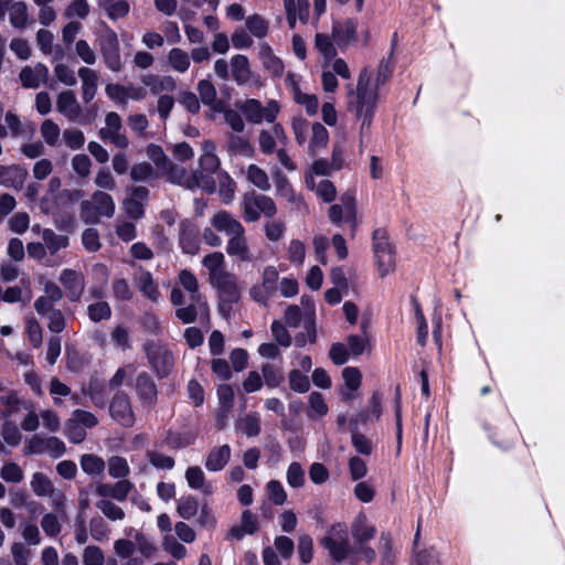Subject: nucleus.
Wrapping results in <instances>:
<instances>
[{
  "mask_svg": "<svg viewBox=\"0 0 565 565\" xmlns=\"http://www.w3.org/2000/svg\"><path fill=\"white\" fill-rule=\"evenodd\" d=\"M377 102L376 84H373L370 71L363 68L359 74L356 85H347V108L360 122L361 145L367 141L371 136Z\"/></svg>",
  "mask_w": 565,
  "mask_h": 565,
  "instance_id": "obj_1",
  "label": "nucleus"
},
{
  "mask_svg": "<svg viewBox=\"0 0 565 565\" xmlns=\"http://www.w3.org/2000/svg\"><path fill=\"white\" fill-rule=\"evenodd\" d=\"M319 544L328 551L329 556L334 562H344L351 553L347 525L343 523H335L329 526L326 534L319 539Z\"/></svg>",
  "mask_w": 565,
  "mask_h": 565,
  "instance_id": "obj_2",
  "label": "nucleus"
},
{
  "mask_svg": "<svg viewBox=\"0 0 565 565\" xmlns=\"http://www.w3.org/2000/svg\"><path fill=\"white\" fill-rule=\"evenodd\" d=\"M162 175H166L168 181L172 184L183 186L189 190L203 189L207 192H214L215 184L203 175L202 171L188 172L183 167L177 166L171 161L161 171Z\"/></svg>",
  "mask_w": 565,
  "mask_h": 565,
  "instance_id": "obj_3",
  "label": "nucleus"
},
{
  "mask_svg": "<svg viewBox=\"0 0 565 565\" xmlns=\"http://www.w3.org/2000/svg\"><path fill=\"white\" fill-rule=\"evenodd\" d=\"M115 210L113 198L104 191L94 192L89 200L81 204V215L85 223H98L100 217H113Z\"/></svg>",
  "mask_w": 565,
  "mask_h": 565,
  "instance_id": "obj_4",
  "label": "nucleus"
},
{
  "mask_svg": "<svg viewBox=\"0 0 565 565\" xmlns=\"http://www.w3.org/2000/svg\"><path fill=\"white\" fill-rule=\"evenodd\" d=\"M243 215L247 222H256L260 215L273 217L277 213L274 200L255 191L247 192L242 199Z\"/></svg>",
  "mask_w": 565,
  "mask_h": 565,
  "instance_id": "obj_5",
  "label": "nucleus"
},
{
  "mask_svg": "<svg viewBox=\"0 0 565 565\" xmlns=\"http://www.w3.org/2000/svg\"><path fill=\"white\" fill-rule=\"evenodd\" d=\"M235 106L249 122L255 125H259L263 121L273 124L280 110L279 104L273 99L266 106H263L259 100L254 98L236 102Z\"/></svg>",
  "mask_w": 565,
  "mask_h": 565,
  "instance_id": "obj_6",
  "label": "nucleus"
},
{
  "mask_svg": "<svg viewBox=\"0 0 565 565\" xmlns=\"http://www.w3.org/2000/svg\"><path fill=\"white\" fill-rule=\"evenodd\" d=\"M373 253L375 265L381 278L395 271V256L394 250L388 242V238L382 230L373 232Z\"/></svg>",
  "mask_w": 565,
  "mask_h": 565,
  "instance_id": "obj_7",
  "label": "nucleus"
},
{
  "mask_svg": "<svg viewBox=\"0 0 565 565\" xmlns=\"http://www.w3.org/2000/svg\"><path fill=\"white\" fill-rule=\"evenodd\" d=\"M332 224L340 226L341 223H349L352 234L358 226L356 200L352 192H345L340 198V203L332 204L328 211Z\"/></svg>",
  "mask_w": 565,
  "mask_h": 565,
  "instance_id": "obj_8",
  "label": "nucleus"
},
{
  "mask_svg": "<svg viewBox=\"0 0 565 565\" xmlns=\"http://www.w3.org/2000/svg\"><path fill=\"white\" fill-rule=\"evenodd\" d=\"M98 46L106 66L113 72H119L122 62L117 33L108 26L104 28L98 34Z\"/></svg>",
  "mask_w": 565,
  "mask_h": 565,
  "instance_id": "obj_9",
  "label": "nucleus"
},
{
  "mask_svg": "<svg viewBox=\"0 0 565 565\" xmlns=\"http://www.w3.org/2000/svg\"><path fill=\"white\" fill-rule=\"evenodd\" d=\"M211 286L216 289L221 300L220 310L224 313H228L231 306L241 299L242 289L239 287L238 278L235 274L228 271L212 281Z\"/></svg>",
  "mask_w": 565,
  "mask_h": 565,
  "instance_id": "obj_10",
  "label": "nucleus"
},
{
  "mask_svg": "<svg viewBox=\"0 0 565 565\" xmlns=\"http://www.w3.org/2000/svg\"><path fill=\"white\" fill-rule=\"evenodd\" d=\"M66 451L65 444L57 437L32 436L23 447L24 455L47 454L52 458H60Z\"/></svg>",
  "mask_w": 565,
  "mask_h": 565,
  "instance_id": "obj_11",
  "label": "nucleus"
},
{
  "mask_svg": "<svg viewBox=\"0 0 565 565\" xmlns=\"http://www.w3.org/2000/svg\"><path fill=\"white\" fill-rule=\"evenodd\" d=\"M145 351L157 375L167 376L173 366V356L169 349L160 342L149 341L145 344Z\"/></svg>",
  "mask_w": 565,
  "mask_h": 565,
  "instance_id": "obj_12",
  "label": "nucleus"
},
{
  "mask_svg": "<svg viewBox=\"0 0 565 565\" xmlns=\"http://www.w3.org/2000/svg\"><path fill=\"white\" fill-rule=\"evenodd\" d=\"M121 130V117L115 111H109L105 116V126L99 129L98 135L102 140L109 141L119 149H126L129 146V139Z\"/></svg>",
  "mask_w": 565,
  "mask_h": 565,
  "instance_id": "obj_13",
  "label": "nucleus"
},
{
  "mask_svg": "<svg viewBox=\"0 0 565 565\" xmlns=\"http://www.w3.org/2000/svg\"><path fill=\"white\" fill-rule=\"evenodd\" d=\"M105 93L109 99L118 105H127L129 100H142L147 96V90L142 86L108 84Z\"/></svg>",
  "mask_w": 565,
  "mask_h": 565,
  "instance_id": "obj_14",
  "label": "nucleus"
},
{
  "mask_svg": "<svg viewBox=\"0 0 565 565\" xmlns=\"http://www.w3.org/2000/svg\"><path fill=\"white\" fill-rule=\"evenodd\" d=\"M109 414L114 420L124 427H131L135 424V414L129 397L124 392L116 393L109 404Z\"/></svg>",
  "mask_w": 565,
  "mask_h": 565,
  "instance_id": "obj_15",
  "label": "nucleus"
},
{
  "mask_svg": "<svg viewBox=\"0 0 565 565\" xmlns=\"http://www.w3.org/2000/svg\"><path fill=\"white\" fill-rule=\"evenodd\" d=\"M127 198L122 202L125 213L134 220H139L145 214V203L149 198V190L146 186H132L127 190Z\"/></svg>",
  "mask_w": 565,
  "mask_h": 565,
  "instance_id": "obj_16",
  "label": "nucleus"
},
{
  "mask_svg": "<svg viewBox=\"0 0 565 565\" xmlns=\"http://www.w3.org/2000/svg\"><path fill=\"white\" fill-rule=\"evenodd\" d=\"M201 151L202 154L199 158V169L196 171H202L203 175L209 177L214 183L212 174L217 172L221 166V160L216 154L215 142L210 139L203 140Z\"/></svg>",
  "mask_w": 565,
  "mask_h": 565,
  "instance_id": "obj_17",
  "label": "nucleus"
},
{
  "mask_svg": "<svg viewBox=\"0 0 565 565\" xmlns=\"http://www.w3.org/2000/svg\"><path fill=\"white\" fill-rule=\"evenodd\" d=\"M58 280L71 301H78L81 299L85 290V278L83 274L72 268H65L61 271Z\"/></svg>",
  "mask_w": 565,
  "mask_h": 565,
  "instance_id": "obj_18",
  "label": "nucleus"
},
{
  "mask_svg": "<svg viewBox=\"0 0 565 565\" xmlns=\"http://www.w3.org/2000/svg\"><path fill=\"white\" fill-rule=\"evenodd\" d=\"M225 250L227 255L238 263H252L256 259L252 248L249 247L245 230L237 235L228 238Z\"/></svg>",
  "mask_w": 565,
  "mask_h": 565,
  "instance_id": "obj_19",
  "label": "nucleus"
},
{
  "mask_svg": "<svg viewBox=\"0 0 565 565\" xmlns=\"http://www.w3.org/2000/svg\"><path fill=\"white\" fill-rule=\"evenodd\" d=\"M286 85L290 88L292 99L296 104L305 108L309 116H315L319 109V100L315 94L305 93L300 89L296 77L289 74L286 77Z\"/></svg>",
  "mask_w": 565,
  "mask_h": 565,
  "instance_id": "obj_20",
  "label": "nucleus"
},
{
  "mask_svg": "<svg viewBox=\"0 0 565 565\" xmlns=\"http://www.w3.org/2000/svg\"><path fill=\"white\" fill-rule=\"evenodd\" d=\"M212 226L230 237L241 234L245 228L242 223L226 211H218L211 217Z\"/></svg>",
  "mask_w": 565,
  "mask_h": 565,
  "instance_id": "obj_21",
  "label": "nucleus"
},
{
  "mask_svg": "<svg viewBox=\"0 0 565 565\" xmlns=\"http://www.w3.org/2000/svg\"><path fill=\"white\" fill-rule=\"evenodd\" d=\"M21 84L25 88H38L46 83L49 78V68L42 63L33 66H24L19 74Z\"/></svg>",
  "mask_w": 565,
  "mask_h": 565,
  "instance_id": "obj_22",
  "label": "nucleus"
},
{
  "mask_svg": "<svg viewBox=\"0 0 565 565\" xmlns=\"http://www.w3.org/2000/svg\"><path fill=\"white\" fill-rule=\"evenodd\" d=\"M273 178L276 185V192L279 196L295 203L297 209H302L305 212L308 211V206L305 201L295 193L289 180L286 175L282 174L280 170L274 169Z\"/></svg>",
  "mask_w": 565,
  "mask_h": 565,
  "instance_id": "obj_23",
  "label": "nucleus"
},
{
  "mask_svg": "<svg viewBox=\"0 0 565 565\" xmlns=\"http://www.w3.org/2000/svg\"><path fill=\"white\" fill-rule=\"evenodd\" d=\"M56 109L71 121H77L82 115V107L75 94L71 90H64L58 94Z\"/></svg>",
  "mask_w": 565,
  "mask_h": 565,
  "instance_id": "obj_24",
  "label": "nucleus"
},
{
  "mask_svg": "<svg viewBox=\"0 0 565 565\" xmlns=\"http://www.w3.org/2000/svg\"><path fill=\"white\" fill-rule=\"evenodd\" d=\"M358 21L355 19H345L342 22L333 24L332 36L341 47L348 46L356 40Z\"/></svg>",
  "mask_w": 565,
  "mask_h": 565,
  "instance_id": "obj_25",
  "label": "nucleus"
},
{
  "mask_svg": "<svg viewBox=\"0 0 565 565\" xmlns=\"http://www.w3.org/2000/svg\"><path fill=\"white\" fill-rule=\"evenodd\" d=\"M225 149L230 154L253 158L255 149L248 138L239 134L228 132L226 135Z\"/></svg>",
  "mask_w": 565,
  "mask_h": 565,
  "instance_id": "obj_26",
  "label": "nucleus"
},
{
  "mask_svg": "<svg viewBox=\"0 0 565 565\" xmlns=\"http://www.w3.org/2000/svg\"><path fill=\"white\" fill-rule=\"evenodd\" d=\"M351 533L354 539V543H366L367 541L374 539L376 529L369 521L365 514L360 513L351 524Z\"/></svg>",
  "mask_w": 565,
  "mask_h": 565,
  "instance_id": "obj_27",
  "label": "nucleus"
},
{
  "mask_svg": "<svg viewBox=\"0 0 565 565\" xmlns=\"http://www.w3.org/2000/svg\"><path fill=\"white\" fill-rule=\"evenodd\" d=\"M78 76L82 81V98L85 103L94 99L98 88V74L95 70L82 66L78 70Z\"/></svg>",
  "mask_w": 565,
  "mask_h": 565,
  "instance_id": "obj_28",
  "label": "nucleus"
},
{
  "mask_svg": "<svg viewBox=\"0 0 565 565\" xmlns=\"http://www.w3.org/2000/svg\"><path fill=\"white\" fill-rule=\"evenodd\" d=\"M258 530L256 515L249 510H244L241 516V523L234 525L227 533V539L241 540L245 535H252Z\"/></svg>",
  "mask_w": 565,
  "mask_h": 565,
  "instance_id": "obj_29",
  "label": "nucleus"
},
{
  "mask_svg": "<svg viewBox=\"0 0 565 565\" xmlns=\"http://www.w3.org/2000/svg\"><path fill=\"white\" fill-rule=\"evenodd\" d=\"M231 70L232 76L238 85L252 83L254 74L250 70L249 61L245 55H234L231 60Z\"/></svg>",
  "mask_w": 565,
  "mask_h": 565,
  "instance_id": "obj_30",
  "label": "nucleus"
},
{
  "mask_svg": "<svg viewBox=\"0 0 565 565\" xmlns=\"http://www.w3.org/2000/svg\"><path fill=\"white\" fill-rule=\"evenodd\" d=\"M284 7L291 29L296 26L298 20L303 23L307 22L309 0H284Z\"/></svg>",
  "mask_w": 565,
  "mask_h": 565,
  "instance_id": "obj_31",
  "label": "nucleus"
},
{
  "mask_svg": "<svg viewBox=\"0 0 565 565\" xmlns=\"http://www.w3.org/2000/svg\"><path fill=\"white\" fill-rule=\"evenodd\" d=\"M28 171L20 166H0V184L9 188L21 189Z\"/></svg>",
  "mask_w": 565,
  "mask_h": 565,
  "instance_id": "obj_32",
  "label": "nucleus"
},
{
  "mask_svg": "<svg viewBox=\"0 0 565 565\" xmlns=\"http://www.w3.org/2000/svg\"><path fill=\"white\" fill-rule=\"evenodd\" d=\"M136 388L142 404L152 406L157 399V387L146 372L140 373L136 380Z\"/></svg>",
  "mask_w": 565,
  "mask_h": 565,
  "instance_id": "obj_33",
  "label": "nucleus"
},
{
  "mask_svg": "<svg viewBox=\"0 0 565 565\" xmlns=\"http://www.w3.org/2000/svg\"><path fill=\"white\" fill-rule=\"evenodd\" d=\"M202 265L209 271L210 284L228 273L225 268V256L221 252H213L205 255L202 259Z\"/></svg>",
  "mask_w": 565,
  "mask_h": 565,
  "instance_id": "obj_34",
  "label": "nucleus"
},
{
  "mask_svg": "<svg viewBox=\"0 0 565 565\" xmlns=\"http://www.w3.org/2000/svg\"><path fill=\"white\" fill-rule=\"evenodd\" d=\"M179 284L190 294L191 301L196 302L200 308L206 307L205 299L199 292L198 279L192 271L182 269L179 273Z\"/></svg>",
  "mask_w": 565,
  "mask_h": 565,
  "instance_id": "obj_35",
  "label": "nucleus"
},
{
  "mask_svg": "<svg viewBox=\"0 0 565 565\" xmlns=\"http://www.w3.org/2000/svg\"><path fill=\"white\" fill-rule=\"evenodd\" d=\"M185 480L191 489L199 490L205 495L213 493L212 484L205 480L203 470L198 466H192L186 469Z\"/></svg>",
  "mask_w": 565,
  "mask_h": 565,
  "instance_id": "obj_36",
  "label": "nucleus"
},
{
  "mask_svg": "<svg viewBox=\"0 0 565 565\" xmlns=\"http://www.w3.org/2000/svg\"><path fill=\"white\" fill-rule=\"evenodd\" d=\"M142 84L149 87L152 94H159L162 92H173L177 89L175 79L170 76H157V75H145L141 78Z\"/></svg>",
  "mask_w": 565,
  "mask_h": 565,
  "instance_id": "obj_37",
  "label": "nucleus"
},
{
  "mask_svg": "<svg viewBox=\"0 0 565 565\" xmlns=\"http://www.w3.org/2000/svg\"><path fill=\"white\" fill-rule=\"evenodd\" d=\"M230 458L231 448L228 445L213 448L206 457L205 468L209 471H220L227 465Z\"/></svg>",
  "mask_w": 565,
  "mask_h": 565,
  "instance_id": "obj_38",
  "label": "nucleus"
},
{
  "mask_svg": "<svg viewBox=\"0 0 565 565\" xmlns=\"http://www.w3.org/2000/svg\"><path fill=\"white\" fill-rule=\"evenodd\" d=\"M259 58L264 67L275 76H280L284 73V64L277 57L271 47L267 43L259 44Z\"/></svg>",
  "mask_w": 565,
  "mask_h": 565,
  "instance_id": "obj_39",
  "label": "nucleus"
},
{
  "mask_svg": "<svg viewBox=\"0 0 565 565\" xmlns=\"http://www.w3.org/2000/svg\"><path fill=\"white\" fill-rule=\"evenodd\" d=\"M136 286L138 290L152 302H159L160 292L154 282L152 275L149 271H141L136 278Z\"/></svg>",
  "mask_w": 565,
  "mask_h": 565,
  "instance_id": "obj_40",
  "label": "nucleus"
},
{
  "mask_svg": "<svg viewBox=\"0 0 565 565\" xmlns=\"http://www.w3.org/2000/svg\"><path fill=\"white\" fill-rule=\"evenodd\" d=\"M329 141V134L326 127L320 122H315L311 126V138L309 141V153L310 156L318 154L322 149H324Z\"/></svg>",
  "mask_w": 565,
  "mask_h": 565,
  "instance_id": "obj_41",
  "label": "nucleus"
},
{
  "mask_svg": "<svg viewBox=\"0 0 565 565\" xmlns=\"http://www.w3.org/2000/svg\"><path fill=\"white\" fill-rule=\"evenodd\" d=\"M169 67L177 73L183 74L189 71L191 66L190 55L186 51L173 47L167 55Z\"/></svg>",
  "mask_w": 565,
  "mask_h": 565,
  "instance_id": "obj_42",
  "label": "nucleus"
},
{
  "mask_svg": "<svg viewBox=\"0 0 565 565\" xmlns=\"http://www.w3.org/2000/svg\"><path fill=\"white\" fill-rule=\"evenodd\" d=\"M42 239L50 254L54 255L58 250L66 248L70 245V238L66 235L57 234L51 228L42 231Z\"/></svg>",
  "mask_w": 565,
  "mask_h": 565,
  "instance_id": "obj_43",
  "label": "nucleus"
},
{
  "mask_svg": "<svg viewBox=\"0 0 565 565\" xmlns=\"http://www.w3.org/2000/svg\"><path fill=\"white\" fill-rule=\"evenodd\" d=\"M342 377L347 386V390L342 392V397L344 401H350L361 385L362 375L356 367L348 366L342 371Z\"/></svg>",
  "mask_w": 565,
  "mask_h": 565,
  "instance_id": "obj_44",
  "label": "nucleus"
},
{
  "mask_svg": "<svg viewBox=\"0 0 565 565\" xmlns=\"http://www.w3.org/2000/svg\"><path fill=\"white\" fill-rule=\"evenodd\" d=\"M53 40V33L46 29H40L36 32V44L40 51L45 55H52L55 52V58L61 60L64 55L63 50L61 47L54 50Z\"/></svg>",
  "mask_w": 565,
  "mask_h": 565,
  "instance_id": "obj_45",
  "label": "nucleus"
},
{
  "mask_svg": "<svg viewBox=\"0 0 565 565\" xmlns=\"http://www.w3.org/2000/svg\"><path fill=\"white\" fill-rule=\"evenodd\" d=\"M247 180L262 191H268L270 189V181L267 172L257 164H248L246 168Z\"/></svg>",
  "mask_w": 565,
  "mask_h": 565,
  "instance_id": "obj_46",
  "label": "nucleus"
},
{
  "mask_svg": "<svg viewBox=\"0 0 565 565\" xmlns=\"http://www.w3.org/2000/svg\"><path fill=\"white\" fill-rule=\"evenodd\" d=\"M28 7L23 1H17L9 7V20L12 26L24 29L28 25Z\"/></svg>",
  "mask_w": 565,
  "mask_h": 565,
  "instance_id": "obj_47",
  "label": "nucleus"
},
{
  "mask_svg": "<svg viewBox=\"0 0 565 565\" xmlns=\"http://www.w3.org/2000/svg\"><path fill=\"white\" fill-rule=\"evenodd\" d=\"M245 25L248 32L257 39L265 38L269 32V22L257 13L247 17Z\"/></svg>",
  "mask_w": 565,
  "mask_h": 565,
  "instance_id": "obj_48",
  "label": "nucleus"
},
{
  "mask_svg": "<svg viewBox=\"0 0 565 565\" xmlns=\"http://www.w3.org/2000/svg\"><path fill=\"white\" fill-rule=\"evenodd\" d=\"M81 468L89 476H102L105 471V461L102 457L93 454H85L81 457Z\"/></svg>",
  "mask_w": 565,
  "mask_h": 565,
  "instance_id": "obj_49",
  "label": "nucleus"
},
{
  "mask_svg": "<svg viewBox=\"0 0 565 565\" xmlns=\"http://www.w3.org/2000/svg\"><path fill=\"white\" fill-rule=\"evenodd\" d=\"M98 3L106 10L108 18L111 20L126 17L130 10V6L126 0H98Z\"/></svg>",
  "mask_w": 565,
  "mask_h": 565,
  "instance_id": "obj_50",
  "label": "nucleus"
},
{
  "mask_svg": "<svg viewBox=\"0 0 565 565\" xmlns=\"http://www.w3.org/2000/svg\"><path fill=\"white\" fill-rule=\"evenodd\" d=\"M236 429L248 437H255L260 433V419L257 414H247L239 418Z\"/></svg>",
  "mask_w": 565,
  "mask_h": 565,
  "instance_id": "obj_51",
  "label": "nucleus"
},
{
  "mask_svg": "<svg viewBox=\"0 0 565 565\" xmlns=\"http://www.w3.org/2000/svg\"><path fill=\"white\" fill-rule=\"evenodd\" d=\"M334 171L331 163L324 159L316 160L311 169L306 173L305 182L308 189H315V175H328Z\"/></svg>",
  "mask_w": 565,
  "mask_h": 565,
  "instance_id": "obj_52",
  "label": "nucleus"
},
{
  "mask_svg": "<svg viewBox=\"0 0 565 565\" xmlns=\"http://www.w3.org/2000/svg\"><path fill=\"white\" fill-rule=\"evenodd\" d=\"M90 6L87 0H72L64 9L63 17L66 19H86L89 15Z\"/></svg>",
  "mask_w": 565,
  "mask_h": 565,
  "instance_id": "obj_53",
  "label": "nucleus"
},
{
  "mask_svg": "<svg viewBox=\"0 0 565 565\" xmlns=\"http://www.w3.org/2000/svg\"><path fill=\"white\" fill-rule=\"evenodd\" d=\"M220 195L224 203L230 204L235 194L236 183L226 171L218 172Z\"/></svg>",
  "mask_w": 565,
  "mask_h": 565,
  "instance_id": "obj_54",
  "label": "nucleus"
},
{
  "mask_svg": "<svg viewBox=\"0 0 565 565\" xmlns=\"http://www.w3.org/2000/svg\"><path fill=\"white\" fill-rule=\"evenodd\" d=\"M96 508L110 521H121L125 519V511L108 499H102L96 503Z\"/></svg>",
  "mask_w": 565,
  "mask_h": 565,
  "instance_id": "obj_55",
  "label": "nucleus"
},
{
  "mask_svg": "<svg viewBox=\"0 0 565 565\" xmlns=\"http://www.w3.org/2000/svg\"><path fill=\"white\" fill-rule=\"evenodd\" d=\"M198 511L199 502L192 495L181 497L177 502V512L182 519L190 520Z\"/></svg>",
  "mask_w": 565,
  "mask_h": 565,
  "instance_id": "obj_56",
  "label": "nucleus"
},
{
  "mask_svg": "<svg viewBox=\"0 0 565 565\" xmlns=\"http://www.w3.org/2000/svg\"><path fill=\"white\" fill-rule=\"evenodd\" d=\"M108 473L115 479L125 478L129 475L130 468L127 460L120 456H113L107 461Z\"/></svg>",
  "mask_w": 565,
  "mask_h": 565,
  "instance_id": "obj_57",
  "label": "nucleus"
},
{
  "mask_svg": "<svg viewBox=\"0 0 565 565\" xmlns=\"http://www.w3.org/2000/svg\"><path fill=\"white\" fill-rule=\"evenodd\" d=\"M196 89L202 103L214 107V104L217 102V93L212 82L207 78L201 79L198 83Z\"/></svg>",
  "mask_w": 565,
  "mask_h": 565,
  "instance_id": "obj_58",
  "label": "nucleus"
},
{
  "mask_svg": "<svg viewBox=\"0 0 565 565\" xmlns=\"http://www.w3.org/2000/svg\"><path fill=\"white\" fill-rule=\"evenodd\" d=\"M156 177V171L149 162L136 163L130 169V179L134 182L149 181Z\"/></svg>",
  "mask_w": 565,
  "mask_h": 565,
  "instance_id": "obj_59",
  "label": "nucleus"
},
{
  "mask_svg": "<svg viewBox=\"0 0 565 565\" xmlns=\"http://www.w3.org/2000/svg\"><path fill=\"white\" fill-rule=\"evenodd\" d=\"M31 488L38 497H46L54 489L51 480L42 472H35L31 479Z\"/></svg>",
  "mask_w": 565,
  "mask_h": 565,
  "instance_id": "obj_60",
  "label": "nucleus"
},
{
  "mask_svg": "<svg viewBox=\"0 0 565 565\" xmlns=\"http://www.w3.org/2000/svg\"><path fill=\"white\" fill-rule=\"evenodd\" d=\"M266 492L270 502L282 505L287 501V492L278 480H270L266 484Z\"/></svg>",
  "mask_w": 565,
  "mask_h": 565,
  "instance_id": "obj_61",
  "label": "nucleus"
},
{
  "mask_svg": "<svg viewBox=\"0 0 565 565\" xmlns=\"http://www.w3.org/2000/svg\"><path fill=\"white\" fill-rule=\"evenodd\" d=\"M262 373L264 377V383L270 388L278 387L284 381L282 372L273 364H263Z\"/></svg>",
  "mask_w": 565,
  "mask_h": 565,
  "instance_id": "obj_62",
  "label": "nucleus"
},
{
  "mask_svg": "<svg viewBox=\"0 0 565 565\" xmlns=\"http://www.w3.org/2000/svg\"><path fill=\"white\" fill-rule=\"evenodd\" d=\"M87 315L92 321L99 322L111 317V309L108 302L97 301L87 307Z\"/></svg>",
  "mask_w": 565,
  "mask_h": 565,
  "instance_id": "obj_63",
  "label": "nucleus"
},
{
  "mask_svg": "<svg viewBox=\"0 0 565 565\" xmlns=\"http://www.w3.org/2000/svg\"><path fill=\"white\" fill-rule=\"evenodd\" d=\"M84 565H104L105 555L100 547L96 545H88L83 551Z\"/></svg>",
  "mask_w": 565,
  "mask_h": 565,
  "instance_id": "obj_64",
  "label": "nucleus"
}]
</instances>
